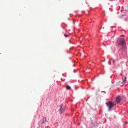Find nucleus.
Masks as SVG:
<instances>
[{"mask_svg": "<svg viewBox=\"0 0 128 128\" xmlns=\"http://www.w3.org/2000/svg\"><path fill=\"white\" fill-rule=\"evenodd\" d=\"M121 100V99L120 98V97H117L116 98V100L117 103H119L120 102V100Z\"/></svg>", "mask_w": 128, "mask_h": 128, "instance_id": "5", "label": "nucleus"}, {"mask_svg": "<svg viewBox=\"0 0 128 128\" xmlns=\"http://www.w3.org/2000/svg\"><path fill=\"white\" fill-rule=\"evenodd\" d=\"M108 63H109V64H110V62H108Z\"/></svg>", "mask_w": 128, "mask_h": 128, "instance_id": "9", "label": "nucleus"}, {"mask_svg": "<svg viewBox=\"0 0 128 128\" xmlns=\"http://www.w3.org/2000/svg\"><path fill=\"white\" fill-rule=\"evenodd\" d=\"M126 77H124V80L122 82L121 81H119L118 82V84L120 86H122L124 84V83H125L126 81L125 80H126Z\"/></svg>", "mask_w": 128, "mask_h": 128, "instance_id": "4", "label": "nucleus"}, {"mask_svg": "<svg viewBox=\"0 0 128 128\" xmlns=\"http://www.w3.org/2000/svg\"><path fill=\"white\" fill-rule=\"evenodd\" d=\"M106 105L108 108V110H110L114 106L116 105V104L114 103L113 102L109 101L106 102Z\"/></svg>", "mask_w": 128, "mask_h": 128, "instance_id": "2", "label": "nucleus"}, {"mask_svg": "<svg viewBox=\"0 0 128 128\" xmlns=\"http://www.w3.org/2000/svg\"><path fill=\"white\" fill-rule=\"evenodd\" d=\"M116 60H113V64H115L116 63Z\"/></svg>", "mask_w": 128, "mask_h": 128, "instance_id": "7", "label": "nucleus"}, {"mask_svg": "<svg viewBox=\"0 0 128 128\" xmlns=\"http://www.w3.org/2000/svg\"><path fill=\"white\" fill-rule=\"evenodd\" d=\"M67 89L70 90L71 89V87L69 86H67L66 87Z\"/></svg>", "mask_w": 128, "mask_h": 128, "instance_id": "6", "label": "nucleus"}, {"mask_svg": "<svg viewBox=\"0 0 128 128\" xmlns=\"http://www.w3.org/2000/svg\"><path fill=\"white\" fill-rule=\"evenodd\" d=\"M127 122H126V124H127Z\"/></svg>", "mask_w": 128, "mask_h": 128, "instance_id": "10", "label": "nucleus"}, {"mask_svg": "<svg viewBox=\"0 0 128 128\" xmlns=\"http://www.w3.org/2000/svg\"><path fill=\"white\" fill-rule=\"evenodd\" d=\"M60 109L59 110L60 112V113H62L63 112H64V108L62 107V104H61L60 106Z\"/></svg>", "mask_w": 128, "mask_h": 128, "instance_id": "3", "label": "nucleus"}, {"mask_svg": "<svg viewBox=\"0 0 128 128\" xmlns=\"http://www.w3.org/2000/svg\"><path fill=\"white\" fill-rule=\"evenodd\" d=\"M64 36H66V37H67L68 36V35H67V34H64Z\"/></svg>", "mask_w": 128, "mask_h": 128, "instance_id": "8", "label": "nucleus"}, {"mask_svg": "<svg viewBox=\"0 0 128 128\" xmlns=\"http://www.w3.org/2000/svg\"><path fill=\"white\" fill-rule=\"evenodd\" d=\"M116 43L119 46H124L126 44V41L124 38H119L117 39Z\"/></svg>", "mask_w": 128, "mask_h": 128, "instance_id": "1", "label": "nucleus"}]
</instances>
